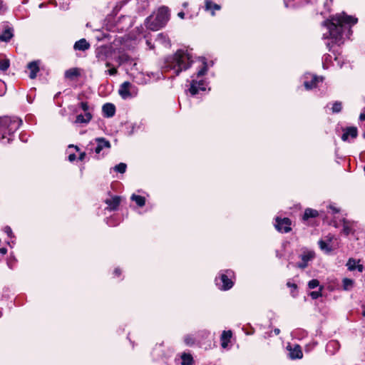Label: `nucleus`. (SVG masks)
Instances as JSON below:
<instances>
[{"label":"nucleus","instance_id":"412c9836","mask_svg":"<svg viewBox=\"0 0 365 365\" xmlns=\"http://www.w3.org/2000/svg\"><path fill=\"white\" fill-rule=\"evenodd\" d=\"M80 76L79 69L77 68H70L65 72V77L68 79L73 80Z\"/></svg>","mask_w":365,"mask_h":365},{"label":"nucleus","instance_id":"5701e85b","mask_svg":"<svg viewBox=\"0 0 365 365\" xmlns=\"http://www.w3.org/2000/svg\"><path fill=\"white\" fill-rule=\"evenodd\" d=\"M220 9V6L212 2L210 0H207L205 1V10L211 11L212 15L215 14V11H218Z\"/></svg>","mask_w":365,"mask_h":365},{"label":"nucleus","instance_id":"dca6fc26","mask_svg":"<svg viewBox=\"0 0 365 365\" xmlns=\"http://www.w3.org/2000/svg\"><path fill=\"white\" fill-rule=\"evenodd\" d=\"M27 68L30 71L29 78L34 79L36 77L37 73L39 71L38 61H32L29 63Z\"/></svg>","mask_w":365,"mask_h":365},{"label":"nucleus","instance_id":"c85d7f7f","mask_svg":"<svg viewBox=\"0 0 365 365\" xmlns=\"http://www.w3.org/2000/svg\"><path fill=\"white\" fill-rule=\"evenodd\" d=\"M9 59H2L0 60V70L2 71H6L9 67Z\"/></svg>","mask_w":365,"mask_h":365},{"label":"nucleus","instance_id":"7ed1b4c3","mask_svg":"<svg viewBox=\"0 0 365 365\" xmlns=\"http://www.w3.org/2000/svg\"><path fill=\"white\" fill-rule=\"evenodd\" d=\"M21 124V120L18 119L11 120L9 118L0 119V133H2L0 139L5 138L6 134L10 135L15 133L19 128Z\"/></svg>","mask_w":365,"mask_h":365},{"label":"nucleus","instance_id":"c756f323","mask_svg":"<svg viewBox=\"0 0 365 365\" xmlns=\"http://www.w3.org/2000/svg\"><path fill=\"white\" fill-rule=\"evenodd\" d=\"M351 232V227L349 225V223L346 221V220H344V224H343V233L345 235H349Z\"/></svg>","mask_w":365,"mask_h":365},{"label":"nucleus","instance_id":"a878e982","mask_svg":"<svg viewBox=\"0 0 365 365\" xmlns=\"http://www.w3.org/2000/svg\"><path fill=\"white\" fill-rule=\"evenodd\" d=\"M343 288L344 290H350L352 289L354 286V280L349 279V278H344L343 279Z\"/></svg>","mask_w":365,"mask_h":365},{"label":"nucleus","instance_id":"ddd939ff","mask_svg":"<svg viewBox=\"0 0 365 365\" xmlns=\"http://www.w3.org/2000/svg\"><path fill=\"white\" fill-rule=\"evenodd\" d=\"M102 110L104 116L107 118L113 117L115 113V107L113 103H106L103 105Z\"/></svg>","mask_w":365,"mask_h":365},{"label":"nucleus","instance_id":"37998d69","mask_svg":"<svg viewBox=\"0 0 365 365\" xmlns=\"http://www.w3.org/2000/svg\"><path fill=\"white\" fill-rule=\"evenodd\" d=\"M5 10L3 1L0 0V14L2 13Z\"/></svg>","mask_w":365,"mask_h":365},{"label":"nucleus","instance_id":"a211bd4d","mask_svg":"<svg viewBox=\"0 0 365 365\" xmlns=\"http://www.w3.org/2000/svg\"><path fill=\"white\" fill-rule=\"evenodd\" d=\"M289 356L292 359H301L303 356L301 347L299 345L295 346L294 348L289 349Z\"/></svg>","mask_w":365,"mask_h":365},{"label":"nucleus","instance_id":"39448f33","mask_svg":"<svg viewBox=\"0 0 365 365\" xmlns=\"http://www.w3.org/2000/svg\"><path fill=\"white\" fill-rule=\"evenodd\" d=\"M169 20V10L167 7L160 8L156 14L155 19L148 25L151 30H158L162 28Z\"/></svg>","mask_w":365,"mask_h":365},{"label":"nucleus","instance_id":"de8ad7c7","mask_svg":"<svg viewBox=\"0 0 365 365\" xmlns=\"http://www.w3.org/2000/svg\"><path fill=\"white\" fill-rule=\"evenodd\" d=\"M114 273L117 276H119L120 274V273H121L120 269H118V268L115 269V271H114Z\"/></svg>","mask_w":365,"mask_h":365},{"label":"nucleus","instance_id":"a19ab883","mask_svg":"<svg viewBox=\"0 0 365 365\" xmlns=\"http://www.w3.org/2000/svg\"><path fill=\"white\" fill-rule=\"evenodd\" d=\"M287 287H290V288H292V289H294V290H296V289H297V284H296L291 283V282H288L287 283Z\"/></svg>","mask_w":365,"mask_h":365},{"label":"nucleus","instance_id":"c9c22d12","mask_svg":"<svg viewBox=\"0 0 365 365\" xmlns=\"http://www.w3.org/2000/svg\"><path fill=\"white\" fill-rule=\"evenodd\" d=\"M322 287L320 288V290H322ZM310 296L313 299H316L322 296L321 291H313L310 293Z\"/></svg>","mask_w":365,"mask_h":365},{"label":"nucleus","instance_id":"e433bc0d","mask_svg":"<svg viewBox=\"0 0 365 365\" xmlns=\"http://www.w3.org/2000/svg\"><path fill=\"white\" fill-rule=\"evenodd\" d=\"M331 347L339 348V343L336 341H329L328 343L327 346V350H329V349L331 348Z\"/></svg>","mask_w":365,"mask_h":365},{"label":"nucleus","instance_id":"0eeeda50","mask_svg":"<svg viewBox=\"0 0 365 365\" xmlns=\"http://www.w3.org/2000/svg\"><path fill=\"white\" fill-rule=\"evenodd\" d=\"M276 224H275V228L281 232H289L291 231V220L287 218H280L279 217H276Z\"/></svg>","mask_w":365,"mask_h":365},{"label":"nucleus","instance_id":"603ef678","mask_svg":"<svg viewBox=\"0 0 365 365\" xmlns=\"http://www.w3.org/2000/svg\"><path fill=\"white\" fill-rule=\"evenodd\" d=\"M106 66L110 68H112V64L110 62H106Z\"/></svg>","mask_w":365,"mask_h":365},{"label":"nucleus","instance_id":"2f4dec72","mask_svg":"<svg viewBox=\"0 0 365 365\" xmlns=\"http://www.w3.org/2000/svg\"><path fill=\"white\" fill-rule=\"evenodd\" d=\"M332 112L333 113H339L342 109V105L341 102L336 101L334 103L332 106Z\"/></svg>","mask_w":365,"mask_h":365},{"label":"nucleus","instance_id":"ea45409f","mask_svg":"<svg viewBox=\"0 0 365 365\" xmlns=\"http://www.w3.org/2000/svg\"><path fill=\"white\" fill-rule=\"evenodd\" d=\"M4 232L8 235L9 237H11V234H12V230L11 229V227H6L4 228Z\"/></svg>","mask_w":365,"mask_h":365},{"label":"nucleus","instance_id":"6ab92c4d","mask_svg":"<svg viewBox=\"0 0 365 365\" xmlns=\"http://www.w3.org/2000/svg\"><path fill=\"white\" fill-rule=\"evenodd\" d=\"M232 337V331H223L221 335V346L223 348H226L227 346L228 343L230 341Z\"/></svg>","mask_w":365,"mask_h":365},{"label":"nucleus","instance_id":"20e7f679","mask_svg":"<svg viewBox=\"0 0 365 365\" xmlns=\"http://www.w3.org/2000/svg\"><path fill=\"white\" fill-rule=\"evenodd\" d=\"M207 72V65L204 63V66L197 73V74L192 76V80L190 83L189 91L192 95L197 94L199 91L205 90V83L203 80H197L198 78L204 76Z\"/></svg>","mask_w":365,"mask_h":365},{"label":"nucleus","instance_id":"4d7b16f0","mask_svg":"<svg viewBox=\"0 0 365 365\" xmlns=\"http://www.w3.org/2000/svg\"><path fill=\"white\" fill-rule=\"evenodd\" d=\"M364 172H365V166L364 167Z\"/></svg>","mask_w":365,"mask_h":365},{"label":"nucleus","instance_id":"4c0bfd02","mask_svg":"<svg viewBox=\"0 0 365 365\" xmlns=\"http://www.w3.org/2000/svg\"><path fill=\"white\" fill-rule=\"evenodd\" d=\"M106 72L108 73L110 76H115L117 74L118 70L116 68L112 67Z\"/></svg>","mask_w":365,"mask_h":365},{"label":"nucleus","instance_id":"2eb2a0df","mask_svg":"<svg viewBox=\"0 0 365 365\" xmlns=\"http://www.w3.org/2000/svg\"><path fill=\"white\" fill-rule=\"evenodd\" d=\"M323 81L322 77H318L316 76H312V79L310 81H305L304 85L307 89H312L315 88L319 82H322Z\"/></svg>","mask_w":365,"mask_h":365},{"label":"nucleus","instance_id":"473e14b6","mask_svg":"<svg viewBox=\"0 0 365 365\" xmlns=\"http://www.w3.org/2000/svg\"><path fill=\"white\" fill-rule=\"evenodd\" d=\"M319 245L321 250H325L327 252H329L331 250V249L328 247L327 244L324 240H319Z\"/></svg>","mask_w":365,"mask_h":365},{"label":"nucleus","instance_id":"cd10ccee","mask_svg":"<svg viewBox=\"0 0 365 365\" xmlns=\"http://www.w3.org/2000/svg\"><path fill=\"white\" fill-rule=\"evenodd\" d=\"M130 57L127 54H121L117 58H116V61L118 62V66H120L123 63H127L128 61H130Z\"/></svg>","mask_w":365,"mask_h":365},{"label":"nucleus","instance_id":"bb28decb","mask_svg":"<svg viewBox=\"0 0 365 365\" xmlns=\"http://www.w3.org/2000/svg\"><path fill=\"white\" fill-rule=\"evenodd\" d=\"M181 359L182 365H191L193 361L192 356L185 353L182 355Z\"/></svg>","mask_w":365,"mask_h":365},{"label":"nucleus","instance_id":"f257e3e1","mask_svg":"<svg viewBox=\"0 0 365 365\" xmlns=\"http://www.w3.org/2000/svg\"><path fill=\"white\" fill-rule=\"evenodd\" d=\"M357 23V19L348 16L344 13L333 16L331 20L324 21L322 24L329 30V36L324 34V38H330L331 42L327 43L329 51L334 44L340 45L342 41V34L344 29L350 30V26Z\"/></svg>","mask_w":365,"mask_h":365},{"label":"nucleus","instance_id":"b1692460","mask_svg":"<svg viewBox=\"0 0 365 365\" xmlns=\"http://www.w3.org/2000/svg\"><path fill=\"white\" fill-rule=\"evenodd\" d=\"M13 37L12 29H6L1 35H0V41L7 42Z\"/></svg>","mask_w":365,"mask_h":365},{"label":"nucleus","instance_id":"72a5a7b5","mask_svg":"<svg viewBox=\"0 0 365 365\" xmlns=\"http://www.w3.org/2000/svg\"><path fill=\"white\" fill-rule=\"evenodd\" d=\"M319 284V280L314 279L309 282L308 287L309 289H314L317 287H318Z\"/></svg>","mask_w":365,"mask_h":365},{"label":"nucleus","instance_id":"393cba45","mask_svg":"<svg viewBox=\"0 0 365 365\" xmlns=\"http://www.w3.org/2000/svg\"><path fill=\"white\" fill-rule=\"evenodd\" d=\"M130 199L135 202V203L139 206V207H143L145 205V198L143 196H140V195H132Z\"/></svg>","mask_w":365,"mask_h":365},{"label":"nucleus","instance_id":"aec40b11","mask_svg":"<svg viewBox=\"0 0 365 365\" xmlns=\"http://www.w3.org/2000/svg\"><path fill=\"white\" fill-rule=\"evenodd\" d=\"M92 118V115L89 112H86L85 115H78L75 120L76 123H88Z\"/></svg>","mask_w":365,"mask_h":365},{"label":"nucleus","instance_id":"7c9ffc66","mask_svg":"<svg viewBox=\"0 0 365 365\" xmlns=\"http://www.w3.org/2000/svg\"><path fill=\"white\" fill-rule=\"evenodd\" d=\"M126 168L127 166L125 163H120L115 166L114 170L120 173H124L125 172Z\"/></svg>","mask_w":365,"mask_h":365},{"label":"nucleus","instance_id":"f3484780","mask_svg":"<svg viewBox=\"0 0 365 365\" xmlns=\"http://www.w3.org/2000/svg\"><path fill=\"white\" fill-rule=\"evenodd\" d=\"M120 202V198L118 196H114L111 199H107L106 203L110 210H115L118 208Z\"/></svg>","mask_w":365,"mask_h":365},{"label":"nucleus","instance_id":"f8f14e48","mask_svg":"<svg viewBox=\"0 0 365 365\" xmlns=\"http://www.w3.org/2000/svg\"><path fill=\"white\" fill-rule=\"evenodd\" d=\"M96 141L98 143V145L95 148V152L97 154L100 153L103 148H109L110 147V142L103 138H96Z\"/></svg>","mask_w":365,"mask_h":365},{"label":"nucleus","instance_id":"58836bf2","mask_svg":"<svg viewBox=\"0 0 365 365\" xmlns=\"http://www.w3.org/2000/svg\"><path fill=\"white\" fill-rule=\"evenodd\" d=\"M80 106L83 111H85L86 113L88 112L89 106L87 102H81L80 103Z\"/></svg>","mask_w":365,"mask_h":365},{"label":"nucleus","instance_id":"f704fd0d","mask_svg":"<svg viewBox=\"0 0 365 365\" xmlns=\"http://www.w3.org/2000/svg\"><path fill=\"white\" fill-rule=\"evenodd\" d=\"M157 40L162 43H165L168 41L166 36H165L163 34H158Z\"/></svg>","mask_w":365,"mask_h":365},{"label":"nucleus","instance_id":"4468645a","mask_svg":"<svg viewBox=\"0 0 365 365\" xmlns=\"http://www.w3.org/2000/svg\"><path fill=\"white\" fill-rule=\"evenodd\" d=\"M90 48V43L85 38L77 41L73 46L76 51H86Z\"/></svg>","mask_w":365,"mask_h":365},{"label":"nucleus","instance_id":"c03bdc74","mask_svg":"<svg viewBox=\"0 0 365 365\" xmlns=\"http://www.w3.org/2000/svg\"><path fill=\"white\" fill-rule=\"evenodd\" d=\"M76 159V155L75 154H71L68 156V160L72 162Z\"/></svg>","mask_w":365,"mask_h":365},{"label":"nucleus","instance_id":"3c124183","mask_svg":"<svg viewBox=\"0 0 365 365\" xmlns=\"http://www.w3.org/2000/svg\"><path fill=\"white\" fill-rule=\"evenodd\" d=\"M361 120H365V113H361L359 116Z\"/></svg>","mask_w":365,"mask_h":365},{"label":"nucleus","instance_id":"79ce46f5","mask_svg":"<svg viewBox=\"0 0 365 365\" xmlns=\"http://www.w3.org/2000/svg\"><path fill=\"white\" fill-rule=\"evenodd\" d=\"M185 343H186L187 344H188V345H190V344H192V339H191V338H190V337H186V338L185 339Z\"/></svg>","mask_w":365,"mask_h":365},{"label":"nucleus","instance_id":"9b49d317","mask_svg":"<svg viewBox=\"0 0 365 365\" xmlns=\"http://www.w3.org/2000/svg\"><path fill=\"white\" fill-rule=\"evenodd\" d=\"M358 135V130L356 127H349L346 128L344 130V133L341 136V139L344 141H346L349 140V138L351 137V138H356Z\"/></svg>","mask_w":365,"mask_h":365},{"label":"nucleus","instance_id":"49530a36","mask_svg":"<svg viewBox=\"0 0 365 365\" xmlns=\"http://www.w3.org/2000/svg\"><path fill=\"white\" fill-rule=\"evenodd\" d=\"M86 157V153H82L80 154L79 155V160H83Z\"/></svg>","mask_w":365,"mask_h":365},{"label":"nucleus","instance_id":"1a4fd4ad","mask_svg":"<svg viewBox=\"0 0 365 365\" xmlns=\"http://www.w3.org/2000/svg\"><path fill=\"white\" fill-rule=\"evenodd\" d=\"M131 86V83L128 81H125L120 85L118 90V93L123 99H126L131 96L130 93Z\"/></svg>","mask_w":365,"mask_h":365},{"label":"nucleus","instance_id":"4be33fe9","mask_svg":"<svg viewBox=\"0 0 365 365\" xmlns=\"http://www.w3.org/2000/svg\"><path fill=\"white\" fill-rule=\"evenodd\" d=\"M319 215L317 210H313L311 208H307L305 210L304 213L302 217L303 220H307L309 218H314L317 217Z\"/></svg>","mask_w":365,"mask_h":365},{"label":"nucleus","instance_id":"09e8293b","mask_svg":"<svg viewBox=\"0 0 365 365\" xmlns=\"http://www.w3.org/2000/svg\"><path fill=\"white\" fill-rule=\"evenodd\" d=\"M329 208L333 211V212L336 213L339 212V210L333 206H330Z\"/></svg>","mask_w":365,"mask_h":365},{"label":"nucleus","instance_id":"9d476101","mask_svg":"<svg viewBox=\"0 0 365 365\" xmlns=\"http://www.w3.org/2000/svg\"><path fill=\"white\" fill-rule=\"evenodd\" d=\"M359 262L360 260L356 261L354 258H349L346 265L350 271L357 269L359 272H362L364 270V266L359 264Z\"/></svg>","mask_w":365,"mask_h":365},{"label":"nucleus","instance_id":"6e6d98bb","mask_svg":"<svg viewBox=\"0 0 365 365\" xmlns=\"http://www.w3.org/2000/svg\"><path fill=\"white\" fill-rule=\"evenodd\" d=\"M187 6V2H185V3H184V4H183V6H184V7H186Z\"/></svg>","mask_w":365,"mask_h":365},{"label":"nucleus","instance_id":"5fc2aeb1","mask_svg":"<svg viewBox=\"0 0 365 365\" xmlns=\"http://www.w3.org/2000/svg\"><path fill=\"white\" fill-rule=\"evenodd\" d=\"M362 308H363L362 315L364 317H365V304L362 307Z\"/></svg>","mask_w":365,"mask_h":365},{"label":"nucleus","instance_id":"864d4df0","mask_svg":"<svg viewBox=\"0 0 365 365\" xmlns=\"http://www.w3.org/2000/svg\"><path fill=\"white\" fill-rule=\"evenodd\" d=\"M274 334H275L276 335H277V334H279L280 331H279V329H275L274 330Z\"/></svg>","mask_w":365,"mask_h":365},{"label":"nucleus","instance_id":"f03ea898","mask_svg":"<svg viewBox=\"0 0 365 365\" xmlns=\"http://www.w3.org/2000/svg\"><path fill=\"white\" fill-rule=\"evenodd\" d=\"M191 58L192 56L187 51L179 50L166 60L165 68L167 71L173 70L175 76H178L181 71L190 68L192 63Z\"/></svg>","mask_w":365,"mask_h":365},{"label":"nucleus","instance_id":"423d86ee","mask_svg":"<svg viewBox=\"0 0 365 365\" xmlns=\"http://www.w3.org/2000/svg\"><path fill=\"white\" fill-rule=\"evenodd\" d=\"M231 272L226 271V273L221 274L220 277L216 279V284L222 290H228L233 286V282L229 278Z\"/></svg>","mask_w":365,"mask_h":365},{"label":"nucleus","instance_id":"a18cd8bd","mask_svg":"<svg viewBox=\"0 0 365 365\" xmlns=\"http://www.w3.org/2000/svg\"><path fill=\"white\" fill-rule=\"evenodd\" d=\"M7 252V250L4 247L0 248V253L4 255Z\"/></svg>","mask_w":365,"mask_h":365},{"label":"nucleus","instance_id":"6e6552de","mask_svg":"<svg viewBox=\"0 0 365 365\" xmlns=\"http://www.w3.org/2000/svg\"><path fill=\"white\" fill-rule=\"evenodd\" d=\"M315 254L313 251H306L300 255L302 262L297 264V267L301 269H304L307 267L308 262L314 259Z\"/></svg>","mask_w":365,"mask_h":365},{"label":"nucleus","instance_id":"8fccbe9b","mask_svg":"<svg viewBox=\"0 0 365 365\" xmlns=\"http://www.w3.org/2000/svg\"><path fill=\"white\" fill-rule=\"evenodd\" d=\"M178 16L180 18L183 19V18H184V16H185V13H184V12H182V11L179 12V13L178 14Z\"/></svg>","mask_w":365,"mask_h":365}]
</instances>
